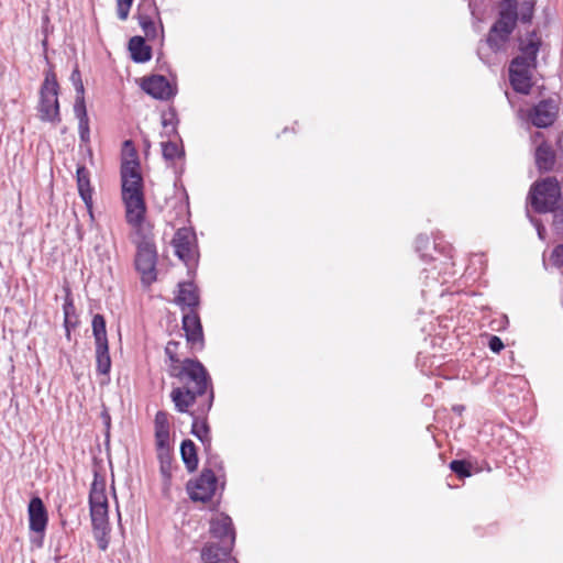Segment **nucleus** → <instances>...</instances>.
<instances>
[{
	"instance_id": "obj_29",
	"label": "nucleus",
	"mask_w": 563,
	"mask_h": 563,
	"mask_svg": "<svg viewBox=\"0 0 563 563\" xmlns=\"http://www.w3.org/2000/svg\"><path fill=\"white\" fill-rule=\"evenodd\" d=\"M111 369L109 343L96 345V371L100 375H108Z\"/></svg>"
},
{
	"instance_id": "obj_36",
	"label": "nucleus",
	"mask_w": 563,
	"mask_h": 563,
	"mask_svg": "<svg viewBox=\"0 0 563 563\" xmlns=\"http://www.w3.org/2000/svg\"><path fill=\"white\" fill-rule=\"evenodd\" d=\"M178 123L179 119L174 107H169L167 111L162 113V125L164 129L172 126V133H177Z\"/></svg>"
},
{
	"instance_id": "obj_2",
	"label": "nucleus",
	"mask_w": 563,
	"mask_h": 563,
	"mask_svg": "<svg viewBox=\"0 0 563 563\" xmlns=\"http://www.w3.org/2000/svg\"><path fill=\"white\" fill-rule=\"evenodd\" d=\"M528 200L537 213H552V227L555 233H563V196L555 177L536 181L529 191Z\"/></svg>"
},
{
	"instance_id": "obj_49",
	"label": "nucleus",
	"mask_w": 563,
	"mask_h": 563,
	"mask_svg": "<svg viewBox=\"0 0 563 563\" xmlns=\"http://www.w3.org/2000/svg\"><path fill=\"white\" fill-rule=\"evenodd\" d=\"M70 81H71L73 86H77L82 82L81 74L77 67L70 74Z\"/></svg>"
},
{
	"instance_id": "obj_5",
	"label": "nucleus",
	"mask_w": 563,
	"mask_h": 563,
	"mask_svg": "<svg viewBox=\"0 0 563 563\" xmlns=\"http://www.w3.org/2000/svg\"><path fill=\"white\" fill-rule=\"evenodd\" d=\"M136 19L148 41L164 40V26L155 0H141Z\"/></svg>"
},
{
	"instance_id": "obj_15",
	"label": "nucleus",
	"mask_w": 563,
	"mask_h": 563,
	"mask_svg": "<svg viewBox=\"0 0 563 563\" xmlns=\"http://www.w3.org/2000/svg\"><path fill=\"white\" fill-rule=\"evenodd\" d=\"M518 20V8L516 0H506V4L500 9L497 21L492 25L493 32H501L505 36H510L516 27Z\"/></svg>"
},
{
	"instance_id": "obj_50",
	"label": "nucleus",
	"mask_w": 563,
	"mask_h": 563,
	"mask_svg": "<svg viewBox=\"0 0 563 563\" xmlns=\"http://www.w3.org/2000/svg\"><path fill=\"white\" fill-rule=\"evenodd\" d=\"M468 8H470V11H471V14H472L474 18H477V5H476V0H470V1H468Z\"/></svg>"
},
{
	"instance_id": "obj_10",
	"label": "nucleus",
	"mask_w": 563,
	"mask_h": 563,
	"mask_svg": "<svg viewBox=\"0 0 563 563\" xmlns=\"http://www.w3.org/2000/svg\"><path fill=\"white\" fill-rule=\"evenodd\" d=\"M141 88L154 99L163 101L173 99L178 92L177 84L170 82L163 75H151L143 78Z\"/></svg>"
},
{
	"instance_id": "obj_32",
	"label": "nucleus",
	"mask_w": 563,
	"mask_h": 563,
	"mask_svg": "<svg viewBox=\"0 0 563 563\" xmlns=\"http://www.w3.org/2000/svg\"><path fill=\"white\" fill-rule=\"evenodd\" d=\"M162 154L165 161H174L177 157H184L185 151L176 142L168 140L162 142Z\"/></svg>"
},
{
	"instance_id": "obj_23",
	"label": "nucleus",
	"mask_w": 563,
	"mask_h": 563,
	"mask_svg": "<svg viewBox=\"0 0 563 563\" xmlns=\"http://www.w3.org/2000/svg\"><path fill=\"white\" fill-rule=\"evenodd\" d=\"M129 51L133 62L142 64L152 58V48L145 43V38L136 35L129 41Z\"/></svg>"
},
{
	"instance_id": "obj_9",
	"label": "nucleus",
	"mask_w": 563,
	"mask_h": 563,
	"mask_svg": "<svg viewBox=\"0 0 563 563\" xmlns=\"http://www.w3.org/2000/svg\"><path fill=\"white\" fill-rule=\"evenodd\" d=\"M122 200L125 206V220L133 228L134 233L140 232L141 229L144 231L153 230L152 224L145 220L144 195L122 197Z\"/></svg>"
},
{
	"instance_id": "obj_44",
	"label": "nucleus",
	"mask_w": 563,
	"mask_h": 563,
	"mask_svg": "<svg viewBox=\"0 0 563 563\" xmlns=\"http://www.w3.org/2000/svg\"><path fill=\"white\" fill-rule=\"evenodd\" d=\"M527 217H528L530 223L536 228L537 233H538V238L541 241H544L545 240L547 230H545V227L543 225L542 221L540 219H537V218L530 216L529 210H527Z\"/></svg>"
},
{
	"instance_id": "obj_1",
	"label": "nucleus",
	"mask_w": 563,
	"mask_h": 563,
	"mask_svg": "<svg viewBox=\"0 0 563 563\" xmlns=\"http://www.w3.org/2000/svg\"><path fill=\"white\" fill-rule=\"evenodd\" d=\"M168 374L185 384L183 387L174 388L170 393V398L178 412H189V408L196 402V399L203 395H207V399L199 405V411L201 415H206L211 410L214 400L212 379L200 361L185 358L180 366L168 368Z\"/></svg>"
},
{
	"instance_id": "obj_53",
	"label": "nucleus",
	"mask_w": 563,
	"mask_h": 563,
	"mask_svg": "<svg viewBox=\"0 0 563 563\" xmlns=\"http://www.w3.org/2000/svg\"><path fill=\"white\" fill-rule=\"evenodd\" d=\"M444 250H446V247H443V251H444ZM450 252H451V249H450V247H448V252H446L445 257H451V256H450Z\"/></svg>"
},
{
	"instance_id": "obj_24",
	"label": "nucleus",
	"mask_w": 563,
	"mask_h": 563,
	"mask_svg": "<svg viewBox=\"0 0 563 563\" xmlns=\"http://www.w3.org/2000/svg\"><path fill=\"white\" fill-rule=\"evenodd\" d=\"M66 296L63 305V313H64V328L66 332L67 340L71 338V329L76 328L78 324V317L76 314V308L74 305V300L71 297V291L68 287L65 288Z\"/></svg>"
},
{
	"instance_id": "obj_55",
	"label": "nucleus",
	"mask_w": 563,
	"mask_h": 563,
	"mask_svg": "<svg viewBox=\"0 0 563 563\" xmlns=\"http://www.w3.org/2000/svg\"><path fill=\"white\" fill-rule=\"evenodd\" d=\"M439 246V243L437 242V240H434V250H437Z\"/></svg>"
},
{
	"instance_id": "obj_12",
	"label": "nucleus",
	"mask_w": 563,
	"mask_h": 563,
	"mask_svg": "<svg viewBox=\"0 0 563 563\" xmlns=\"http://www.w3.org/2000/svg\"><path fill=\"white\" fill-rule=\"evenodd\" d=\"M559 113L558 101L553 98L539 101L528 114L529 121L537 128L544 129L551 126Z\"/></svg>"
},
{
	"instance_id": "obj_33",
	"label": "nucleus",
	"mask_w": 563,
	"mask_h": 563,
	"mask_svg": "<svg viewBox=\"0 0 563 563\" xmlns=\"http://www.w3.org/2000/svg\"><path fill=\"white\" fill-rule=\"evenodd\" d=\"M93 538L97 541L98 548L101 551H106L110 543V527L108 526H93L92 527Z\"/></svg>"
},
{
	"instance_id": "obj_54",
	"label": "nucleus",
	"mask_w": 563,
	"mask_h": 563,
	"mask_svg": "<svg viewBox=\"0 0 563 563\" xmlns=\"http://www.w3.org/2000/svg\"><path fill=\"white\" fill-rule=\"evenodd\" d=\"M78 236H79V240H82V234H81L80 229H78Z\"/></svg>"
},
{
	"instance_id": "obj_38",
	"label": "nucleus",
	"mask_w": 563,
	"mask_h": 563,
	"mask_svg": "<svg viewBox=\"0 0 563 563\" xmlns=\"http://www.w3.org/2000/svg\"><path fill=\"white\" fill-rule=\"evenodd\" d=\"M179 347V343L176 341H169L165 346V355L168 357L170 364L168 368H173L174 366H180L181 361L178 358L177 351Z\"/></svg>"
},
{
	"instance_id": "obj_8",
	"label": "nucleus",
	"mask_w": 563,
	"mask_h": 563,
	"mask_svg": "<svg viewBox=\"0 0 563 563\" xmlns=\"http://www.w3.org/2000/svg\"><path fill=\"white\" fill-rule=\"evenodd\" d=\"M120 174L122 197L144 195L143 178L137 158L123 161Z\"/></svg>"
},
{
	"instance_id": "obj_30",
	"label": "nucleus",
	"mask_w": 563,
	"mask_h": 563,
	"mask_svg": "<svg viewBox=\"0 0 563 563\" xmlns=\"http://www.w3.org/2000/svg\"><path fill=\"white\" fill-rule=\"evenodd\" d=\"M92 334L95 338V345L97 344H107V329H106V319L102 314H95L91 322Z\"/></svg>"
},
{
	"instance_id": "obj_37",
	"label": "nucleus",
	"mask_w": 563,
	"mask_h": 563,
	"mask_svg": "<svg viewBox=\"0 0 563 563\" xmlns=\"http://www.w3.org/2000/svg\"><path fill=\"white\" fill-rule=\"evenodd\" d=\"M450 468L461 478L472 475V465L464 460H453L450 463Z\"/></svg>"
},
{
	"instance_id": "obj_41",
	"label": "nucleus",
	"mask_w": 563,
	"mask_h": 563,
	"mask_svg": "<svg viewBox=\"0 0 563 563\" xmlns=\"http://www.w3.org/2000/svg\"><path fill=\"white\" fill-rule=\"evenodd\" d=\"M155 442L157 452L170 451L169 432H155Z\"/></svg>"
},
{
	"instance_id": "obj_16",
	"label": "nucleus",
	"mask_w": 563,
	"mask_h": 563,
	"mask_svg": "<svg viewBox=\"0 0 563 563\" xmlns=\"http://www.w3.org/2000/svg\"><path fill=\"white\" fill-rule=\"evenodd\" d=\"M210 533L213 538L222 541L223 544L233 547L235 542V530L230 516L219 514L210 521Z\"/></svg>"
},
{
	"instance_id": "obj_35",
	"label": "nucleus",
	"mask_w": 563,
	"mask_h": 563,
	"mask_svg": "<svg viewBox=\"0 0 563 563\" xmlns=\"http://www.w3.org/2000/svg\"><path fill=\"white\" fill-rule=\"evenodd\" d=\"M534 7V0H523L519 4L518 20L522 23H530L533 18Z\"/></svg>"
},
{
	"instance_id": "obj_48",
	"label": "nucleus",
	"mask_w": 563,
	"mask_h": 563,
	"mask_svg": "<svg viewBox=\"0 0 563 563\" xmlns=\"http://www.w3.org/2000/svg\"><path fill=\"white\" fill-rule=\"evenodd\" d=\"M437 268L438 267L434 265L431 269H428V268H423L422 269L421 277L426 279V285L427 286H430V283H428V279H431L432 284H438L439 283L438 278L433 274V271H435ZM445 280L440 282V284H443Z\"/></svg>"
},
{
	"instance_id": "obj_17",
	"label": "nucleus",
	"mask_w": 563,
	"mask_h": 563,
	"mask_svg": "<svg viewBox=\"0 0 563 563\" xmlns=\"http://www.w3.org/2000/svg\"><path fill=\"white\" fill-rule=\"evenodd\" d=\"M27 512L30 530L43 537L48 522V515L43 500L34 496L29 503Z\"/></svg>"
},
{
	"instance_id": "obj_46",
	"label": "nucleus",
	"mask_w": 563,
	"mask_h": 563,
	"mask_svg": "<svg viewBox=\"0 0 563 563\" xmlns=\"http://www.w3.org/2000/svg\"><path fill=\"white\" fill-rule=\"evenodd\" d=\"M74 88H75V91H76V98H75L74 107H78V106L86 107L84 84L81 82V84H79L77 86H74Z\"/></svg>"
},
{
	"instance_id": "obj_52",
	"label": "nucleus",
	"mask_w": 563,
	"mask_h": 563,
	"mask_svg": "<svg viewBox=\"0 0 563 563\" xmlns=\"http://www.w3.org/2000/svg\"><path fill=\"white\" fill-rule=\"evenodd\" d=\"M185 196H186V206L185 207H186V209H188V207H189V202H188L189 196L186 192H185Z\"/></svg>"
},
{
	"instance_id": "obj_18",
	"label": "nucleus",
	"mask_w": 563,
	"mask_h": 563,
	"mask_svg": "<svg viewBox=\"0 0 563 563\" xmlns=\"http://www.w3.org/2000/svg\"><path fill=\"white\" fill-rule=\"evenodd\" d=\"M183 330L188 343L192 346H203V331L199 314L196 310H188L183 316Z\"/></svg>"
},
{
	"instance_id": "obj_42",
	"label": "nucleus",
	"mask_w": 563,
	"mask_h": 563,
	"mask_svg": "<svg viewBox=\"0 0 563 563\" xmlns=\"http://www.w3.org/2000/svg\"><path fill=\"white\" fill-rule=\"evenodd\" d=\"M133 0H117L118 18L122 21L128 19Z\"/></svg>"
},
{
	"instance_id": "obj_22",
	"label": "nucleus",
	"mask_w": 563,
	"mask_h": 563,
	"mask_svg": "<svg viewBox=\"0 0 563 563\" xmlns=\"http://www.w3.org/2000/svg\"><path fill=\"white\" fill-rule=\"evenodd\" d=\"M178 287L179 290L176 297V303L183 310H185V308H188V310H196L200 302L197 286L191 282H187L180 283Z\"/></svg>"
},
{
	"instance_id": "obj_25",
	"label": "nucleus",
	"mask_w": 563,
	"mask_h": 563,
	"mask_svg": "<svg viewBox=\"0 0 563 563\" xmlns=\"http://www.w3.org/2000/svg\"><path fill=\"white\" fill-rule=\"evenodd\" d=\"M233 547L228 544H206L201 550V561L203 563H220L222 556H228Z\"/></svg>"
},
{
	"instance_id": "obj_45",
	"label": "nucleus",
	"mask_w": 563,
	"mask_h": 563,
	"mask_svg": "<svg viewBox=\"0 0 563 563\" xmlns=\"http://www.w3.org/2000/svg\"><path fill=\"white\" fill-rule=\"evenodd\" d=\"M551 260L556 267H563V244L558 245L552 251Z\"/></svg>"
},
{
	"instance_id": "obj_56",
	"label": "nucleus",
	"mask_w": 563,
	"mask_h": 563,
	"mask_svg": "<svg viewBox=\"0 0 563 563\" xmlns=\"http://www.w3.org/2000/svg\"><path fill=\"white\" fill-rule=\"evenodd\" d=\"M131 143H132L131 141H125V142H124V145H125V146H128V145H130Z\"/></svg>"
},
{
	"instance_id": "obj_7",
	"label": "nucleus",
	"mask_w": 563,
	"mask_h": 563,
	"mask_svg": "<svg viewBox=\"0 0 563 563\" xmlns=\"http://www.w3.org/2000/svg\"><path fill=\"white\" fill-rule=\"evenodd\" d=\"M225 486V481L217 478V475L207 473H200L196 479H191L187 483V493L191 500L208 503L216 495L217 489L220 488L221 493Z\"/></svg>"
},
{
	"instance_id": "obj_6",
	"label": "nucleus",
	"mask_w": 563,
	"mask_h": 563,
	"mask_svg": "<svg viewBox=\"0 0 563 563\" xmlns=\"http://www.w3.org/2000/svg\"><path fill=\"white\" fill-rule=\"evenodd\" d=\"M172 243L178 258L181 260L189 269L195 268L198 263L199 254L194 230L186 227L179 228Z\"/></svg>"
},
{
	"instance_id": "obj_26",
	"label": "nucleus",
	"mask_w": 563,
	"mask_h": 563,
	"mask_svg": "<svg viewBox=\"0 0 563 563\" xmlns=\"http://www.w3.org/2000/svg\"><path fill=\"white\" fill-rule=\"evenodd\" d=\"M205 452L207 457L201 473L209 472V475L214 474L217 478L224 481L225 470L222 459L217 453L212 452V448Z\"/></svg>"
},
{
	"instance_id": "obj_27",
	"label": "nucleus",
	"mask_w": 563,
	"mask_h": 563,
	"mask_svg": "<svg viewBox=\"0 0 563 563\" xmlns=\"http://www.w3.org/2000/svg\"><path fill=\"white\" fill-rule=\"evenodd\" d=\"M180 455L181 460L188 472H194L198 467V455L197 448L195 443L186 439L180 444Z\"/></svg>"
},
{
	"instance_id": "obj_21",
	"label": "nucleus",
	"mask_w": 563,
	"mask_h": 563,
	"mask_svg": "<svg viewBox=\"0 0 563 563\" xmlns=\"http://www.w3.org/2000/svg\"><path fill=\"white\" fill-rule=\"evenodd\" d=\"M192 417L191 424V434L195 435L203 445L205 451H209L211 449V434L210 427L207 422V415H201L199 411V407L197 408V415L195 412H189Z\"/></svg>"
},
{
	"instance_id": "obj_14",
	"label": "nucleus",
	"mask_w": 563,
	"mask_h": 563,
	"mask_svg": "<svg viewBox=\"0 0 563 563\" xmlns=\"http://www.w3.org/2000/svg\"><path fill=\"white\" fill-rule=\"evenodd\" d=\"M510 36H505L501 32H493L489 30L488 36L484 43H481L477 48L478 57L487 65H490V53L497 54L506 52L507 44Z\"/></svg>"
},
{
	"instance_id": "obj_11",
	"label": "nucleus",
	"mask_w": 563,
	"mask_h": 563,
	"mask_svg": "<svg viewBox=\"0 0 563 563\" xmlns=\"http://www.w3.org/2000/svg\"><path fill=\"white\" fill-rule=\"evenodd\" d=\"M522 58H514L509 65V81L516 92L528 95L532 87L531 70L534 66L523 64Z\"/></svg>"
},
{
	"instance_id": "obj_39",
	"label": "nucleus",
	"mask_w": 563,
	"mask_h": 563,
	"mask_svg": "<svg viewBox=\"0 0 563 563\" xmlns=\"http://www.w3.org/2000/svg\"><path fill=\"white\" fill-rule=\"evenodd\" d=\"M157 457L161 463V473L165 478L172 476V454L170 451L157 452Z\"/></svg>"
},
{
	"instance_id": "obj_28",
	"label": "nucleus",
	"mask_w": 563,
	"mask_h": 563,
	"mask_svg": "<svg viewBox=\"0 0 563 563\" xmlns=\"http://www.w3.org/2000/svg\"><path fill=\"white\" fill-rule=\"evenodd\" d=\"M74 114L78 120V133L81 143L88 144L90 142V128L89 118L86 107H74Z\"/></svg>"
},
{
	"instance_id": "obj_43",
	"label": "nucleus",
	"mask_w": 563,
	"mask_h": 563,
	"mask_svg": "<svg viewBox=\"0 0 563 563\" xmlns=\"http://www.w3.org/2000/svg\"><path fill=\"white\" fill-rule=\"evenodd\" d=\"M429 243H430V241L427 235L420 234L416 239V242H415L416 251H417V253H419V255L422 260L427 258V254L423 251L428 249Z\"/></svg>"
},
{
	"instance_id": "obj_40",
	"label": "nucleus",
	"mask_w": 563,
	"mask_h": 563,
	"mask_svg": "<svg viewBox=\"0 0 563 563\" xmlns=\"http://www.w3.org/2000/svg\"><path fill=\"white\" fill-rule=\"evenodd\" d=\"M155 432H169L168 413L165 411H157L154 419Z\"/></svg>"
},
{
	"instance_id": "obj_3",
	"label": "nucleus",
	"mask_w": 563,
	"mask_h": 563,
	"mask_svg": "<svg viewBox=\"0 0 563 563\" xmlns=\"http://www.w3.org/2000/svg\"><path fill=\"white\" fill-rule=\"evenodd\" d=\"M132 242L136 246L134 258L135 269L141 275V280L145 285H151L156 280L157 249L153 230L134 233Z\"/></svg>"
},
{
	"instance_id": "obj_20",
	"label": "nucleus",
	"mask_w": 563,
	"mask_h": 563,
	"mask_svg": "<svg viewBox=\"0 0 563 563\" xmlns=\"http://www.w3.org/2000/svg\"><path fill=\"white\" fill-rule=\"evenodd\" d=\"M541 46V40L538 37L537 32L528 33L527 38L521 40L519 43V51L521 55L515 58H522L523 64L537 67V55Z\"/></svg>"
},
{
	"instance_id": "obj_31",
	"label": "nucleus",
	"mask_w": 563,
	"mask_h": 563,
	"mask_svg": "<svg viewBox=\"0 0 563 563\" xmlns=\"http://www.w3.org/2000/svg\"><path fill=\"white\" fill-rule=\"evenodd\" d=\"M89 506L90 507L108 506V498L106 495L103 484H98L96 481L92 483L90 493H89Z\"/></svg>"
},
{
	"instance_id": "obj_19",
	"label": "nucleus",
	"mask_w": 563,
	"mask_h": 563,
	"mask_svg": "<svg viewBox=\"0 0 563 563\" xmlns=\"http://www.w3.org/2000/svg\"><path fill=\"white\" fill-rule=\"evenodd\" d=\"M76 181L78 194L84 201L89 213L91 222L95 220L92 211V192L93 188L90 184V172L85 165H78L76 169Z\"/></svg>"
},
{
	"instance_id": "obj_51",
	"label": "nucleus",
	"mask_w": 563,
	"mask_h": 563,
	"mask_svg": "<svg viewBox=\"0 0 563 563\" xmlns=\"http://www.w3.org/2000/svg\"><path fill=\"white\" fill-rule=\"evenodd\" d=\"M162 136L163 137H167V139H172L173 136H178V132L177 133H172V126H169L168 129H164V132L162 133Z\"/></svg>"
},
{
	"instance_id": "obj_34",
	"label": "nucleus",
	"mask_w": 563,
	"mask_h": 563,
	"mask_svg": "<svg viewBox=\"0 0 563 563\" xmlns=\"http://www.w3.org/2000/svg\"><path fill=\"white\" fill-rule=\"evenodd\" d=\"M91 525L93 526H108V506L90 507Z\"/></svg>"
},
{
	"instance_id": "obj_47",
	"label": "nucleus",
	"mask_w": 563,
	"mask_h": 563,
	"mask_svg": "<svg viewBox=\"0 0 563 563\" xmlns=\"http://www.w3.org/2000/svg\"><path fill=\"white\" fill-rule=\"evenodd\" d=\"M504 342L497 335H490L488 340V347L494 353H499L504 349Z\"/></svg>"
},
{
	"instance_id": "obj_13",
	"label": "nucleus",
	"mask_w": 563,
	"mask_h": 563,
	"mask_svg": "<svg viewBox=\"0 0 563 563\" xmlns=\"http://www.w3.org/2000/svg\"><path fill=\"white\" fill-rule=\"evenodd\" d=\"M533 143H538L534 151L536 166L540 173H547L553 169L556 155L552 146L547 143L541 132H536L532 136Z\"/></svg>"
},
{
	"instance_id": "obj_4",
	"label": "nucleus",
	"mask_w": 563,
	"mask_h": 563,
	"mask_svg": "<svg viewBox=\"0 0 563 563\" xmlns=\"http://www.w3.org/2000/svg\"><path fill=\"white\" fill-rule=\"evenodd\" d=\"M59 85L54 71L45 73L40 89L38 118L43 122L57 124L62 121L58 101Z\"/></svg>"
}]
</instances>
